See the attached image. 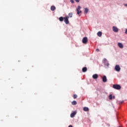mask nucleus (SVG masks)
<instances>
[{
	"mask_svg": "<svg viewBox=\"0 0 127 127\" xmlns=\"http://www.w3.org/2000/svg\"><path fill=\"white\" fill-rule=\"evenodd\" d=\"M124 5H125V6H127V4H124Z\"/></svg>",
	"mask_w": 127,
	"mask_h": 127,
	"instance_id": "a878e982",
	"label": "nucleus"
},
{
	"mask_svg": "<svg viewBox=\"0 0 127 127\" xmlns=\"http://www.w3.org/2000/svg\"><path fill=\"white\" fill-rule=\"evenodd\" d=\"M87 67H84L82 68V72H87Z\"/></svg>",
	"mask_w": 127,
	"mask_h": 127,
	"instance_id": "ddd939ff",
	"label": "nucleus"
},
{
	"mask_svg": "<svg viewBox=\"0 0 127 127\" xmlns=\"http://www.w3.org/2000/svg\"><path fill=\"white\" fill-rule=\"evenodd\" d=\"M88 43V38L87 37H85L82 39V43L83 44H86Z\"/></svg>",
	"mask_w": 127,
	"mask_h": 127,
	"instance_id": "20e7f679",
	"label": "nucleus"
},
{
	"mask_svg": "<svg viewBox=\"0 0 127 127\" xmlns=\"http://www.w3.org/2000/svg\"><path fill=\"white\" fill-rule=\"evenodd\" d=\"M113 99H115V96H114V97H113Z\"/></svg>",
	"mask_w": 127,
	"mask_h": 127,
	"instance_id": "bb28decb",
	"label": "nucleus"
},
{
	"mask_svg": "<svg viewBox=\"0 0 127 127\" xmlns=\"http://www.w3.org/2000/svg\"><path fill=\"white\" fill-rule=\"evenodd\" d=\"M73 99H77L78 95H77L76 94H73Z\"/></svg>",
	"mask_w": 127,
	"mask_h": 127,
	"instance_id": "aec40b11",
	"label": "nucleus"
},
{
	"mask_svg": "<svg viewBox=\"0 0 127 127\" xmlns=\"http://www.w3.org/2000/svg\"><path fill=\"white\" fill-rule=\"evenodd\" d=\"M109 98L110 100H113V96L112 95V94H110L109 96Z\"/></svg>",
	"mask_w": 127,
	"mask_h": 127,
	"instance_id": "6ab92c4d",
	"label": "nucleus"
},
{
	"mask_svg": "<svg viewBox=\"0 0 127 127\" xmlns=\"http://www.w3.org/2000/svg\"><path fill=\"white\" fill-rule=\"evenodd\" d=\"M76 2H79L80 1V0H74Z\"/></svg>",
	"mask_w": 127,
	"mask_h": 127,
	"instance_id": "5701e85b",
	"label": "nucleus"
},
{
	"mask_svg": "<svg viewBox=\"0 0 127 127\" xmlns=\"http://www.w3.org/2000/svg\"><path fill=\"white\" fill-rule=\"evenodd\" d=\"M115 69L117 72H120V71H121V67H120V65H116L115 66Z\"/></svg>",
	"mask_w": 127,
	"mask_h": 127,
	"instance_id": "39448f33",
	"label": "nucleus"
},
{
	"mask_svg": "<svg viewBox=\"0 0 127 127\" xmlns=\"http://www.w3.org/2000/svg\"><path fill=\"white\" fill-rule=\"evenodd\" d=\"M113 30L114 32H118L119 31V29L116 27L113 26Z\"/></svg>",
	"mask_w": 127,
	"mask_h": 127,
	"instance_id": "423d86ee",
	"label": "nucleus"
},
{
	"mask_svg": "<svg viewBox=\"0 0 127 127\" xmlns=\"http://www.w3.org/2000/svg\"><path fill=\"white\" fill-rule=\"evenodd\" d=\"M66 16H68V18H69V17H72V16H73V13H72V12L69 13L68 14V15Z\"/></svg>",
	"mask_w": 127,
	"mask_h": 127,
	"instance_id": "dca6fc26",
	"label": "nucleus"
},
{
	"mask_svg": "<svg viewBox=\"0 0 127 127\" xmlns=\"http://www.w3.org/2000/svg\"><path fill=\"white\" fill-rule=\"evenodd\" d=\"M77 114V112L75 111L73 112V113H71L70 114V118H74L75 117V115Z\"/></svg>",
	"mask_w": 127,
	"mask_h": 127,
	"instance_id": "0eeeda50",
	"label": "nucleus"
},
{
	"mask_svg": "<svg viewBox=\"0 0 127 127\" xmlns=\"http://www.w3.org/2000/svg\"><path fill=\"white\" fill-rule=\"evenodd\" d=\"M118 45L119 46V47H120V48H124V45H123V44H122V43H118Z\"/></svg>",
	"mask_w": 127,
	"mask_h": 127,
	"instance_id": "1a4fd4ad",
	"label": "nucleus"
},
{
	"mask_svg": "<svg viewBox=\"0 0 127 127\" xmlns=\"http://www.w3.org/2000/svg\"><path fill=\"white\" fill-rule=\"evenodd\" d=\"M125 33L126 34H127V29L126 30Z\"/></svg>",
	"mask_w": 127,
	"mask_h": 127,
	"instance_id": "b1692460",
	"label": "nucleus"
},
{
	"mask_svg": "<svg viewBox=\"0 0 127 127\" xmlns=\"http://www.w3.org/2000/svg\"><path fill=\"white\" fill-rule=\"evenodd\" d=\"M55 9H56V7H55V6H52L51 7V10H52V11H54V10H55Z\"/></svg>",
	"mask_w": 127,
	"mask_h": 127,
	"instance_id": "9b49d317",
	"label": "nucleus"
},
{
	"mask_svg": "<svg viewBox=\"0 0 127 127\" xmlns=\"http://www.w3.org/2000/svg\"><path fill=\"white\" fill-rule=\"evenodd\" d=\"M83 111L84 112H89V108L88 107H84Z\"/></svg>",
	"mask_w": 127,
	"mask_h": 127,
	"instance_id": "f8f14e48",
	"label": "nucleus"
},
{
	"mask_svg": "<svg viewBox=\"0 0 127 127\" xmlns=\"http://www.w3.org/2000/svg\"><path fill=\"white\" fill-rule=\"evenodd\" d=\"M96 51H97V52H100V50L99 49H97L96 50Z\"/></svg>",
	"mask_w": 127,
	"mask_h": 127,
	"instance_id": "4be33fe9",
	"label": "nucleus"
},
{
	"mask_svg": "<svg viewBox=\"0 0 127 127\" xmlns=\"http://www.w3.org/2000/svg\"><path fill=\"white\" fill-rule=\"evenodd\" d=\"M68 127H73V126L72 125H69Z\"/></svg>",
	"mask_w": 127,
	"mask_h": 127,
	"instance_id": "393cba45",
	"label": "nucleus"
},
{
	"mask_svg": "<svg viewBox=\"0 0 127 127\" xmlns=\"http://www.w3.org/2000/svg\"><path fill=\"white\" fill-rule=\"evenodd\" d=\"M88 11H89V9H88V8H85L84 10L85 13H88Z\"/></svg>",
	"mask_w": 127,
	"mask_h": 127,
	"instance_id": "f3484780",
	"label": "nucleus"
},
{
	"mask_svg": "<svg viewBox=\"0 0 127 127\" xmlns=\"http://www.w3.org/2000/svg\"><path fill=\"white\" fill-rule=\"evenodd\" d=\"M113 88H114V89H116V90H121L122 87H121V85L119 84H114Z\"/></svg>",
	"mask_w": 127,
	"mask_h": 127,
	"instance_id": "f257e3e1",
	"label": "nucleus"
},
{
	"mask_svg": "<svg viewBox=\"0 0 127 127\" xmlns=\"http://www.w3.org/2000/svg\"><path fill=\"white\" fill-rule=\"evenodd\" d=\"M70 2H71V3H74L75 2L74 1V0H70Z\"/></svg>",
	"mask_w": 127,
	"mask_h": 127,
	"instance_id": "412c9836",
	"label": "nucleus"
},
{
	"mask_svg": "<svg viewBox=\"0 0 127 127\" xmlns=\"http://www.w3.org/2000/svg\"><path fill=\"white\" fill-rule=\"evenodd\" d=\"M97 35L98 36H99V37H101V36H102V32L99 31L97 33Z\"/></svg>",
	"mask_w": 127,
	"mask_h": 127,
	"instance_id": "4468645a",
	"label": "nucleus"
},
{
	"mask_svg": "<svg viewBox=\"0 0 127 127\" xmlns=\"http://www.w3.org/2000/svg\"><path fill=\"white\" fill-rule=\"evenodd\" d=\"M102 81L104 83H106V82H107V76H106V75H104L102 78Z\"/></svg>",
	"mask_w": 127,
	"mask_h": 127,
	"instance_id": "6e6552de",
	"label": "nucleus"
},
{
	"mask_svg": "<svg viewBox=\"0 0 127 127\" xmlns=\"http://www.w3.org/2000/svg\"><path fill=\"white\" fill-rule=\"evenodd\" d=\"M60 21H63L64 20V18L63 17H60L59 18Z\"/></svg>",
	"mask_w": 127,
	"mask_h": 127,
	"instance_id": "a211bd4d",
	"label": "nucleus"
},
{
	"mask_svg": "<svg viewBox=\"0 0 127 127\" xmlns=\"http://www.w3.org/2000/svg\"><path fill=\"white\" fill-rule=\"evenodd\" d=\"M69 16H65L64 17V20L65 23V24H69Z\"/></svg>",
	"mask_w": 127,
	"mask_h": 127,
	"instance_id": "f03ea898",
	"label": "nucleus"
},
{
	"mask_svg": "<svg viewBox=\"0 0 127 127\" xmlns=\"http://www.w3.org/2000/svg\"><path fill=\"white\" fill-rule=\"evenodd\" d=\"M99 77V75H98L97 74H93V76H92V78H93L94 79H97V78H98Z\"/></svg>",
	"mask_w": 127,
	"mask_h": 127,
	"instance_id": "9d476101",
	"label": "nucleus"
},
{
	"mask_svg": "<svg viewBox=\"0 0 127 127\" xmlns=\"http://www.w3.org/2000/svg\"><path fill=\"white\" fill-rule=\"evenodd\" d=\"M71 104L73 106H75V105H77V102L76 101H73L71 102Z\"/></svg>",
	"mask_w": 127,
	"mask_h": 127,
	"instance_id": "2eb2a0df",
	"label": "nucleus"
},
{
	"mask_svg": "<svg viewBox=\"0 0 127 127\" xmlns=\"http://www.w3.org/2000/svg\"><path fill=\"white\" fill-rule=\"evenodd\" d=\"M80 9H81V6L78 5L76 8L77 14H80V13L82 12V11H81Z\"/></svg>",
	"mask_w": 127,
	"mask_h": 127,
	"instance_id": "7ed1b4c3",
	"label": "nucleus"
}]
</instances>
